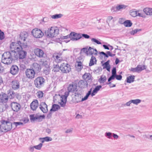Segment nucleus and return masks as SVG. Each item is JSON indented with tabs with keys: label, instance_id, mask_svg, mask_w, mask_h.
I'll use <instances>...</instances> for the list:
<instances>
[{
	"label": "nucleus",
	"instance_id": "f257e3e1",
	"mask_svg": "<svg viewBox=\"0 0 152 152\" xmlns=\"http://www.w3.org/2000/svg\"><path fill=\"white\" fill-rule=\"evenodd\" d=\"M28 47L27 42H24L22 45V46L16 52L15 51H12L14 53V57L15 58V60L19 61L25 58L27 55V52L23 49L26 48Z\"/></svg>",
	"mask_w": 152,
	"mask_h": 152
},
{
	"label": "nucleus",
	"instance_id": "f03ea898",
	"mask_svg": "<svg viewBox=\"0 0 152 152\" xmlns=\"http://www.w3.org/2000/svg\"><path fill=\"white\" fill-rule=\"evenodd\" d=\"M59 32L58 29L52 27L50 28L45 30L44 34L47 37L53 38L56 37L58 34Z\"/></svg>",
	"mask_w": 152,
	"mask_h": 152
},
{
	"label": "nucleus",
	"instance_id": "7ed1b4c3",
	"mask_svg": "<svg viewBox=\"0 0 152 152\" xmlns=\"http://www.w3.org/2000/svg\"><path fill=\"white\" fill-rule=\"evenodd\" d=\"M8 120L7 121H5L4 120H2L1 121V122L2 124H5L6 125V126L2 127V129L0 130V131L1 132L6 133L11 130L12 128L13 123H12L10 122L8 119Z\"/></svg>",
	"mask_w": 152,
	"mask_h": 152
},
{
	"label": "nucleus",
	"instance_id": "20e7f679",
	"mask_svg": "<svg viewBox=\"0 0 152 152\" xmlns=\"http://www.w3.org/2000/svg\"><path fill=\"white\" fill-rule=\"evenodd\" d=\"M45 80L42 76H39L34 80V84L35 87L39 89L44 86Z\"/></svg>",
	"mask_w": 152,
	"mask_h": 152
},
{
	"label": "nucleus",
	"instance_id": "39448f33",
	"mask_svg": "<svg viewBox=\"0 0 152 152\" xmlns=\"http://www.w3.org/2000/svg\"><path fill=\"white\" fill-rule=\"evenodd\" d=\"M24 42H21L20 41H17L16 42H12L10 45V47L12 51H15L16 52L22 46Z\"/></svg>",
	"mask_w": 152,
	"mask_h": 152
},
{
	"label": "nucleus",
	"instance_id": "423d86ee",
	"mask_svg": "<svg viewBox=\"0 0 152 152\" xmlns=\"http://www.w3.org/2000/svg\"><path fill=\"white\" fill-rule=\"evenodd\" d=\"M31 34L33 37L36 38H40L42 37L44 34L40 29L35 28L32 30Z\"/></svg>",
	"mask_w": 152,
	"mask_h": 152
},
{
	"label": "nucleus",
	"instance_id": "0eeeda50",
	"mask_svg": "<svg viewBox=\"0 0 152 152\" xmlns=\"http://www.w3.org/2000/svg\"><path fill=\"white\" fill-rule=\"evenodd\" d=\"M77 83L76 81L72 82L70 84L68 87L67 89L69 92L74 93L75 91L77 92L78 91L77 89Z\"/></svg>",
	"mask_w": 152,
	"mask_h": 152
},
{
	"label": "nucleus",
	"instance_id": "6e6552de",
	"mask_svg": "<svg viewBox=\"0 0 152 152\" xmlns=\"http://www.w3.org/2000/svg\"><path fill=\"white\" fill-rule=\"evenodd\" d=\"M35 73V72L32 69H27L25 72L26 77L31 80L34 77Z\"/></svg>",
	"mask_w": 152,
	"mask_h": 152
},
{
	"label": "nucleus",
	"instance_id": "1a4fd4ad",
	"mask_svg": "<svg viewBox=\"0 0 152 152\" xmlns=\"http://www.w3.org/2000/svg\"><path fill=\"white\" fill-rule=\"evenodd\" d=\"M71 66L68 64H62L61 65V72L64 73H69L71 70Z\"/></svg>",
	"mask_w": 152,
	"mask_h": 152
},
{
	"label": "nucleus",
	"instance_id": "9d476101",
	"mask_svg": "<svg viewBox=\"0 0 152 152\" xmlns=\"http://www.w3.org/2000/svg\"><path fill=\"white\" fill-rule=\"evenodd\" d=\"M10 106L12 110L16 113L19 111L21 107L20 104L15 102H12Z\"/></svg>",
	"mask_w": 152,
	"mask_h": 152
},
{
	"label": "nucleus",
	"instance_id": "9b49d317",
	"mask_svg": "<svg viewBox=\"0 0 152 152\" xmlns=\"http://www.w3.org/2000/svg\"><path fill=\"white\" fill-rule=\"evenodd\" d=\"M70 40L77 41L81 39L80 37V33H77L75 32H71L70 33Z\"/></svg>",
	"mask_w": 152,
	"mask_h": 152
},
{
	"label": "nucleus",
	"instance_id": "f8f14e48",
	"mask_svg": "<svg viewBox=\"0 0 152 152\" xmlns=\"http://www.w3.org/2000/svg\"><path fill=\"white\" fill-rule=\"evenodd\" d=\"M13 56H14L8 58H3V59H2V62L5 64L8 65L9 64L12 63L13 61H14L16 60H15V58Z\"/></svg>",
	"mask_w": 152,
	"mask_h": 152
},
{
	"label": "nucleus",
	"instance_id": "ddd939ff",
	"mask_svg": "<svg viewBox=\"0 0 152 152\" xmlns=\"http://www.w3.org/2000/svg\"><path fill=\"white\" fill-rule=\"evenodd\" d=\"M19 70V68L17 65H13L10 68V73L13 75H15L18 73Z\"/></svg>",
	"mask_w": 152,
	"mask_h": 152
},
{
	"label": "nucleus",
	"instance_id": "4468645a",
	"mask_svg": "<svg viewBox=\"0 0 152 152\" xmlns=\"http://www.w3.org/2000/svg\"><path fill=\"white\" fill-rule=\"evenodd\" d=\"M34 53L35 55L39 58L43 57L44 53L43 50L39 48H36L34 50Z\"/></svg>",
	"mask_w": 152,
	"mask_h": 152
},
{
	"label": "nucleus",
	"instance_id": "2eb2a0df",
	"mask_svg": "<svg viewBox=\"0 0 152 152\" xmlns=\"http://www.w3.org/2000/svg\"><path fill=\"white\" fill-rule=\"evenodd\" d=\"M81 88H84L87 87L88 83L85 80H81L77 83V86Z\"/></svg>",
	"mask_w": 152,
	"mask_h": 152
},
{
	"label": "nucleus",
	"instance_id": "dca6fc26",
	"mask_svg": "<svg viewBox=\"0 0 152 152\" xmlns=\"http://www.w3.org/2000/svg\"><path fill=\"white\" fill-rule=\"evenodd\" d=\"M32 69L34 70L35 73H39L41 71V66L37 63H34L33 64Z\"/></svg>",
	"mask_w": 152,
	"mask_h": 152
},
{
	"label": "nucleus",
	"instance_id": "f3484780",
	"mask_svg": "<svg viewBox=\"0 0 152 152\" xmlns=\"http://www.w3.org/2000/svg\"><path fill=\"white\" fill-rule=\"evenodd\" d=\"M28 35V33L26 31H24L20 33V38L21 40L20 41L21 42H25L26 39Z\"/></svg>",
	"mask_w": 152,
	"mask_h": 152
},
{
	"label": "nucleus",
	"instance_id": "a211bd4d",
	"mask_svg": "<svg viewBox=\"0 0 152 152\" xmlns=\"http://www.w3.org/2000/svg\"><path fill=\"white\" fill-rule=\"evenodd\" d=\"M8 100V96L7 95L4 93L2 92L0 94V102L3 103H6Z\"/></svg>",
	"mask_w": 152,
	"mask_h": 152
},
{
	"label": "nucleus",
	"instance_id": "6ab92c4d",
	"mask_svg": "<svg viewBox=\"0 0 152 152\" xmlns=\"http://www.w3.org/2000/svg\"><path fill=\"white\" fill-rule=\"evenodd\" d=\"M12 88L14 90H17L20 88V83L18 80H14L11 83Z\"/></svg>",
	"mask_w": 152,
	"mask_h": 152
},
{
	"label": "nucleus",
	"instance_id": "aec40b11",
	"mask_svg": "<svg viewBox=\"0 0 152 152\" xmlns=\"http://www.w3.org/2000/svg\"><path fill=\"white\" fill-rule=\"evenodd\" d=\"M38 101L37 99H35L31 103L30 106L31 109L33 111H34L38 107Z\"/></svg>",
	"mask_w": 152,
	"mask_h": 152
},
{
	"label": "nucleus",
	"instance_id": "412c9836",
	"mask_svg": "<svg viewBox=\"0 0 152 152\" xmlns=\"http://www.w3.org/2000/svg\"><path fill=\"white\" fill-rule=\"evenodd\" d=\"M99 54L101 56L102 55H103L104 56V58H107L109 56L113 57L115 55V54H112L111 52L110 51H107L106 53H104L103 51H102L99 52Z\"/></svg>",
	"mask_w": 152,
	"mask_h": 152
},
{
	"label": "nucleus",
	"instance_id": "4be33fe9",
	"mask_svg": "<svg viewBox=\"0 0 152 152\" xmlns=\"http://www.w3.org/2000/svg\"><path fill=\"white\" fill-rule=\"evenodd\" d=\"M69 38L70 39V34L66 36H61L59 39L61 42L68 43L70 41V39H69Z\"/></svg>",
	"mask_w": 152,
	"mask_h": 152
},
{
	"label": "nucleus",
	"instance_id": "5701e85b",
	"mask_svg": "<svg viewBox=\"0 0 152 152\" xmlns=\"http://www.w3.org/2000/svg\"><path fill=\"white\" fill-rule=\"evenodd\" d=\"M76 64H75V68L76 70L78 71H80L81 69L83 68V66L82 65V63L80 61H77Z\"/></svg>",
	"mask_w": 152,
	"mask_h": 152
},
{
	"label": "nucleus",
	"instance_id": "b1692460",
	"mask_svg": "<svg viewBox=\"0 0 152 152\" xmlns=\"http://www.w3.org/2000/svg\"><path fill=\"white\" fill-rule=\"evenodd\" d=\"M7 96L8 98L10 99H13L15 95V93L11 89H10L7 91Z\"/></svg>",
	"mask_w": 152,
	"mask_h": 152
},
{
	"label": "nucleus",
	"instance_id": "393cba45",
	"mask_svg": "<svg viewBox=\"0 0 152 152\" xmlns=\"http://www.w3.org/2000/svg\"><path fill=\"white\" fill-rule=\"evenodd\" d=\"M13 56V53H12L11 51V52L7 51L5 52L2 56V59L3 58H8Z\"/></svg>",
	"mask_w": 152,
	"mask_h": 152
},
{
	"label": "nucleus",
	"instance_id": "a878e982",
	"mask_svg": "<svg viewBox=\"0 0 152 152\" xmlns=\"http://www.w3.org/2000/svg\"><path fill=\"white\" fill-rule=\"evenodd\" d=\"M102 87V86L100 85L96 86L93 90L92 92V91H91V96H94L95 94L100 90Z\"/></svg>",
	"mask_w": 152,
	"mask_h": 152
},
{
	"label": "nucleus",
	"instance_id": "bb28decb",
	"mask_svg": "<svg viewBox=\"0 0 152 152\" xmlns=\"http://www.w3.org/2000/svg\"><path fill=\"white\" fill-rule=\"evenodd\" d=\"M147 66L145 65L138 64L137 65L136 68L138 73L146 69L147 68Z\"/></svg>",
	"mask_w": 152,
	"mask_h": 152
},
{
	"label": "nucleus",
	"instance_id": "cd10ccee",
	"mask_svg": "<svg viewBox=\"0 0 152 152\" xmlns=\"http://www.w3.org/2000/svg\"><path fill=\"white\" fill-rule=\"evenodd\" d=\"M29 117L31 122L34 121L36 120H37L38 122H39V120L37 118L39 117V116L37 114H36L35 115L34 114H31L30 115Z\"/></svg>",
	"mask_w": 152,
	"mask_h": 152
},
{
	"label": "nucleus",
	"instance_id": "c85d7f7f",
	"mask_svg": "<svg viewBox=\"0 0 152 152\" xmlns=\"http://www.w3.org/2000/svg\"><path fill=\"white\" fill-rule=\"evenodd\" d=\"M97 60L95 56H92L90 60V62L89 64V66H91L95 64H96Z\"/></svg>",
	"mask_w": 152,
	"mask_h": 152
},
{
	"label": "nucleus",
	"instance_id": "c756f323",
	"mask_svg": "<svg viewBox=\"0 0 152 152\" xmlns=\"http://www.w3.org/2000/svg\"><path fill=\"white\" fill-rule=\"evenodd\" d=\"M135 76L134 75H130L126 77L125 81L128 83H131L134 81Z\"/></svg>",
	"mask_w": 152,
	"mask_h": 152
},
{
	"label": "nucleus",
	"instance_id": "7c9ffc66",
	"mask_svg": "<svg viewBox=\"0 0 152 152\" xmlns=\"http://www.w3.org/2000/svg\"><path fill=\"white\" fill-rule=\"evenodd\" d=\"M143 12L147 15H152V8H146L144 9Z\"/></svg>",
	"mask_w": 152,
	"mask_h": 152
},
{
	"label": "nucleus",
	"instance_id": "2f4dec72",
	"mask_svg": "<svg viewBox=\"0 0 152 152\" xmlns=\"http://www.w3.org/2000/svg\"><path fill=\"white\" fill-rule=\"evenodd\" d=\"M104 61H102L101 63L102 64V66H103V69H106L108 72H110V65H109L105 62L103 63Z\"/></svg>",
	"mask_w": 152,
	"mask_h": 152
},
{
	"label": "nucleus",
	"instance_id": "473e14b6",
	"mask_svg": "<svg viewBox=\"0 0 152 152\" xmlns=\"http://www.w3.org/2000/svg\"><path fill=\"white\" fill-rule=\"evenodd\" d=\"M60 108V106L57 104H53L52 105V108L50 109V112H55L58 110Z\"/></svg>",
	"mask_w": 152,
	"mask_h": 152
},
{
	"label": "nucleus",
	"instance_id": "72a5a7b5",
	"mask_svg": "<svg viewBox=\"0 0 152 152\" xmlns=\"http://www.w3.org/2000/svg\"><path fill=\"white\" fill-rule=\"evenodd\" d=\"M123 24L126 27H131L133 23L131 20H125L123 23Z\"/></svg>",
	"mask_w": 152,
	"mask_h": 152
},
{
	"label": "nucleus",
	"instance_id": "f704fd0d",
	"mask_svg": "<svg viewBox=\"0 0 152 152\" xmlns=\"http://www.w3.org/2000/svg\"><path fill=\"white\" fill-rule=\"evenodd\" d=\"M92 88L90 89V90L88 91V93L86 94V96L83 98L81 99V101H83L86 100L88 98L89 96L91 95V91H92Z\"/></svg>",
	"mask_w": 152,
	"mask_h": 152
},
{
	"label": "nucleus",
	"instance_id": "c9c22d12",
	"mask_svg": "<svg viewBox=\"0 0 152 152\" xmlns=\"http://www.w3.org/2000/svg\"><path fill=\"white\" fill-rule=\"evenodd\" d=\"M128 6L124 4H118L117 6V9L118 11L121 10L125 9Z\"/></svg>",
	"mask_w": 152,
	"mask_h": 152
},
{
	"label": "nucleus",
	"instance_id": "e433bc0d",
	"mask_svg": "<svg viewBox=\"0 0 152 152\" xmlns=\"http://www.w3.org/2000/svg\"><path fill=\"white\" fill-rule=\"evenodd\" d=\"M107 78L105 76L103 75L100 76V78L99 79V81L100 83H103L106 81Z\"/></svg>",
	"mask_w": 152,
	"mask_h": 152
},
{
	"label": "nucleus",
	"instance_id": "4c0bfd02",
	"mask_svg": "<svg viewBox=\"0 0 152 152\" xmlns=\"http://www.w3.org/2000/svg\"><path fill=\"white\" fill-rule=\"evenodd\" d=\"M137 11L135 9H133L130 11V15L132 17H135L137 16Z\"/></svg>",
	"mask_w": 152,
	"mask_h": 152
},
{
	"label": "nucleus",
	"instance_id": "58836bf2",
	"mask_svg": "<svg viewBox=\"0 0 152 152\" xmlns=\"http://www.w3.org/2000/svg\"><path fill=\"white\" fill-rule=\"evenodd\" d=\"M60 70H61V66H59L58 64H56L54 67L53 71L54 72H59Z\"/></svg>",
	"mask_w": 152,
	"mask_h": 152
},
{
	"label": "nucleus",
	"instance_id": "ea45409f",
	"mask_svg": "<svg viewBox=\"0 0 152 152\" xmlns=\"http://www.w3.org/2000/svg\"><path fill=\"white\" fill-rule=\"evenodd\" d=\"M141 30H142L141 29L136 28L134 30H132V31H130L129 33L132 35H134L138 32Z\"/></svg>",
	"mask_w": 152,
	"mask_h": 152
},
{
	"label": "nucleus",
	"instance_id": "a19ab883",
	"mask_svg": "<svg viewBox=\"0 0 152 152\" xmlns=\"http://www.w3.org/2000/svg\"><path fill=\"white\" fill-rule=\"evenodd\" d=\"M91 49H92V48L91 47H89L88 48V47H86L82 49L81 51H83L84 53L87 54L89 50H90Z\"/></svg>",
	"mask_w": 152,
	"mask_h": 152
},
{
	"label": "nucleus",
	"instance_id": "79ce46f5",
	"mask_svg": "<svg viewBox=\"0 0 152 152\" xmlns=\"http://www.w3.org/2000/svg\"><path fill=\"white\" fill-rule=\"evenodd\" d=\"M63 60L62 57L59 56L58 55H57L56 56L55 58V60L56 62L57 63H60Z\"/></svg>",
	"mask_w": 152,
	"mask_h": 152
},
{
	"label": "nucleus",
	"instance_id": "37998d69",
	"mask_svg": "<svg viewBox=\"0 0 152 152\" xmlns=\"http://www.w3.org/2000/svg\"><path fill=\"white\" fill-rule=\"evenodd\" d=\"M63 15L61 14H56L51 16V18L53 19H56L61 18Z\"/></svg>",
	"mask_w": 152,
	"mask_h": 152
},
{
	"label": "nucleus",
	"instance_id": "c03bdc74",
	"mask_svg": "<svg viewBox=\"0 0 152 152\" xmlns=\"http://www.w3.org/2000/svg\"><path fill=\"white\" fill-rule=\"evenodd\" d=\"M131 100L132 103L136 105H137L141 102V100L138 99H131Z\"/></svg>",
	"mask_w": 152,
	"mask_h": 152
},
{
	"label": "nucleus",
	"instance_id": "a18cd8bd",
	"mask_svg": "<svg viewBox=\"0 0 152 152\" xmlns=\"http://www.w3.org/2000/svg\"><path fill=\"white\" fill-rule=\"evenodd\" d=\"M99 40H100V39H99V40L98 39L94 38H92L91 39V41L92 42H94L98 45L102 44V43L99 41Z\"/></svg>",
	"mask_w": 152,
	"mask_h": 152
},
{
	"label": "nucleus",
	"instance_id": "49530a36",
	"mask_svg": "<svg viewBox=\"0 0 152 152\" xmlns=\"http://www.w3.org/2000/svg\"><path fill=\"white\" fill-rule=\"evenodd\" d=\"M112 133L110 132H106L105 133V136L108 139H111L112 137Z\"/></svg>",
	"mask_w": 152,
	"mask_h": 152
},
{
	"label": "nucleus",
	"instance_id": "de8ad7c7",
	"mask_svg": "<svg viewBox=\"0 0 152 152\" xmlns=\"http://www.w3.org/2000/svg\"><path fill=\"white\" fill-rule=\"evenodd\" d=\"M47 107V105L45 102H42L40 104L39 108L41 110H42V109H43V107Z\"/></svg>",
	"mask_w": 152,
	"mask_h": 152
},
{
	"label": "nucleus",
	"instance_id": "09e8293b",
	"mask_svg": "<svg viewBox=\"0 0 152 152\" xmlns=\"http://www.w3.org/2000/svg\"><path fill=\"white\" fill-rule=\"evenodd\" d=\"M80 37H81V38L82 37H83L85 39H88L90 38V37L89 35L86 34H81L80 33Z\"/></svg>",
	"mask_w": 152,
	"mask_h": 152
},
{
	"label": "nucleus",
	"instance_id": "8fccbe9b",
	"mask_svg": "<svg viewBox=\"0 0 152 152\" xmlns=\"http://www.w3.org/2000/svg\"><path fill=\"white\" fill-rule=\"evenodd\" d=\"M5 38L4 34L3 32L0 29V40H2Z\"/></svg>",
	"mask_w": 152,
	"mask_h": 152
},
{
	"label": "nucleus",
	"instance_id": "3c124183",
	"mask_svg": "<svg viewBox=\"0 0 152 152\" xmlns=\"http://www.w3.org/2000/svg\"><path fill=\"white\" fill-rule=\"evenodd\" d=\"M43 144L42 143H40L38 145L34 146V147L37 150H40L41 149Z\"/></svg>",
	"mask_w": 152,
	"mask_h": 152
},
{
	"label": "nucleus",
	"instance_id": "603ef678",
	"mask_svg": "<svg viewBox=\"0 0 152 152\" xmlns=\"http://www.w3.org/2000/svg\"><path fill=\"white\" fill-rule=\"evenodd\" d=\"M61 100V102L60 103V104L61 107H64L66 105V101L64 100Z\"/></svg>",
	"mask_w": 152,
	"mask_h": 152
},
{
	"label": "nucleus",
	"instance_id": "864d4df0",
	"mask_svg": "<svg viewBox=\"0 0 152 152\" xmlns=\"http://www.w3.org/2000/svg\"><path fill=\"white\" fill-rule=\"evenodd\" d=\"M29 121V119L28 118H23L20 120V121H23L24 124L27 123Z\"/></svg>",
	"mask_w": 152,
	"mask_h": 152
},
{
	"label": "nucleus",
	"instance_id": "5fc2aeb1",
	"mask_svg": "<svg viewBox=\"0 0 152 152\" xmlns=\"http://www.w3.org/2000/svg\"><path fill=\"white\" fill-rule=\"evenodd\" d=\"M37 96L39 98H41L43 96V93L42 91H39L38 92Z\"/></svg>",
	"mask_w": 152,
	"mask_h": 152
},
{
	"label": "nucleus",
	"instance_id": "6e6d98bb",
	"mask_svg": "<svg viewBox=\"0 0 152 152\" xmlns=\"http://www.w3.org/2000/svg\"><path fill=\"white\" fill-rule=\"evenodd\" d=\"M44 140L46 142H49L51 141L52 140V139L51 137H44Z\"/></svg>",
	"mask_w": 152,
	"mask_h": 152
},
{
	"label": "nucleus",
	"instance_id": "4d7b16f0",
	"mask_svg": "<svg viewBox=\"0 0 152 152\" xmlns=\"http://www.w3.org/2000/svg\"><path fill=\"white\" fill-rule=\"evenodd\" d=\"M111 74L116 75V69L115 67H113L111 71Z\"/></svg>",
	"mask_w": 152,
	"mask_h": 152
},
{
	"label": "nucleus",
	"instance_id": "13d9d810",
	"mask_svg": "<svg viewBox=\"0 0 152 152\" xmlns=\"http://www.w3.org/2000/svg\"><path fill=\"white\" fill-rule=\"evenodd\" d=\"M41 62H42V65L45 66L46 67L49 68L48 65L47 64V61L46 60L41 61Z\"/></svg>",
	"mask_w": 152,
	"mask_h": 152
},
{
	"label": "nucleus",
	"instance_id": "bf43d9fd",
	"mask_svg": "<svg viewBox=\"0 0 152 152\" xmlns=\"http://www.w3.org/2000/svg\"><path fill=\"white\" fill-rule=\"evenodd\" d=\"M122 77L121 75H116V79L118 80H120L122 79Z\"/></svg>",
	"mask_w": 152,
	"mask_h": 152
},
{
	"label": "nucleus",
	"instance_id": "052dcab7",
	"mask_svg": "<svg viewBox=\"0 0 152 152\" xmlns=\"http://www.w3.org/2000/svg\"><path fill=\"white\" fill-rule=\"evenodd\" d=\"M45 118V115H40L39 116V117L37 118L39 119V122H41L42 120V119H44Z\"/></svg>",
	"mask_w": 152,
	"mask_h": 152
},
{
	"label": "nucleus",
	"instance_id": "680f3d73",
	"mask_svg": "<svg viewBox=\"0 0 152 152\" xmlns=\"http://www.w3.org/2000/svg\"><path fill=\"white\" fill-rule=\"evenodd\" d=\"M129 70L133 72H137L136 67L135 68H131V69H129Z\"/></svg>",
	"mask_w": 152,
	"mask_h": 152
},
{
	"label": "nucleus",
	"instance_id": "e2e57ef3",
	"mask_svg": "<svg viewBox=\"0 0 152 152\" xmlns=\"http://www.w3.org/2000/svg\"><path fill=\"white\" fill-rule=\"evenodd\" d=\"M26 69V66L25 65L21 64L20 65V69L21 71H23Z\"/></svg>",
	"mask_w": 152,
	"mask_h": 152
},
{
	"label": "nucleus",
	"instance_id": "0e129e2a",
	"mask_svg": "<svg viewBox=\"0 0 152 152\" xmlns=\"http://www.w3.org/2000/svg\"><path fill=\"white\" fill-rule=\"evenodd\" d=\"M111 10L112 11H113V12L118 11V9H117V6L116 7H112L111 8Z\"/></svg>",
	"mask_w": 152,
	"mask_h": 152
},
{
	"label": "nucleus",
	"instance_id": "69168bd1",
	"mask_svg": "<svg viewBox=\"0 0 152 152\" xmlns=\"http://www.w3.org/2000/svg\"><path fill=\"white\" fill-rule=\"evenodd\" d=\"M94 70L95 72H98L100 71H101L102 70V69L101 67V66L98 67H97V68Z\"/></svg>",
	"mask_w": 152,
	"mask_h": 152
},
{
	"label": "nucleus",
	"instance_id": "338daca9",
	"mask_svg": "<svg viewBox=\"0 0 152 152\" xmlns=\"http://www.w3.org/2000/svg\"><path fill=\"white\" fill-rule=\"evenodd\" d=\"M52 115V113H51V112H50L49 113H48V114L47 116H46V118L49 119L51 118V116Z\"/></svg>",
	"mask_w": 152,
	"mask_h": 152
},
{
	"label": "nucleus",
	"instance_id": "774afa93",
	"mask_svg": "<svg viewBox=\"0 0 152 152\" xmlns=\"http://www.w3.org/2000/svg\"><path fill=\"white\" fill-rule=\"evenodd\" d=\"M75 97L76 99H77V97H78L80 96V98H81V94L80 93H78V92H77V93H75Z\"/></svg>",
	"mask_w": 152,
	"mask_h": 152
}]
</instances>
